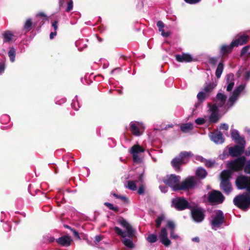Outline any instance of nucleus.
<instances>
[{"label": "nucleus", "instance_id": "obj_18", "mask_svg": "<svg viewBox=\"0 0 250 250\" xmlns=\"http://www.w3.org/2000/svg\"><path fill=\"white\" fill-rule=\"evenodd\" d=\"M160 242L166 247H168L171 244L170 240L168 238L167 233L165 228H162L159 234Z\"/></svg>", "mask_w": 250, "mask_h": 250}, {"label": "nucleus", "instance_id": "obj_41", "mask_svg": "<svg viewBox=\"0 0 250 250\" xmlns=\"http://www.w3.org/2000/svg\"><path fill=\"white\" fill-rule=\"evenodd\" d=\"M32 22L30 19H28L23 26V28L26 31H29L31 29Z\"/></svg>", "mask_w": 250, "mask_h": 250}, {"label": "nucleus", "instance_id": "obj_44", "mask_svg": "<svg viewBox=\"0 0 250 250\" xmlns=\"http://www.w3.org/2000/svg\"><path fill=\"white\" fill-rule=\"evenodd\" d=\"M66 101V98H61V97H57L55 98V102L56 104L61 105L64 103H65Z\"/></svg>", "mask_w": 250, "mask_h": 250}, {"label": "nucleus", "instance_id": "obj_35", "mask_svg": "<svg viewBox=\"0 0 250 250\" xmlns=\"http://www.w3.org/2000/svg\"><path fill=\"white\" fill-rule=\"evenodd\" d=\"M71 107L75 110H78L80 107V103L78 101V97L76 96L74 99L72 100L71 103Z\"/></svg>", "mask_w": 250, "mask_h": 250}, {"label": "nucleus", "instance_id": "obj_60", "mask_svg": "<svg viewBox=\"0 0 250 250\" xmlns=\"http://www.w3.org/2000/svg\"><path fill=\"white\" fill-rule=\"evenodd\" d=\"M170 236L171 238L173 239H177L178 238H180V237L178 235L174 233V231H170Z\"/></svg>", "mask_w": 250, "mask_h": 250}, {"label": "nucleus", "instance_id": "obj_17", "mask_svg": "<svg viewBox=\"0 0 250 250\" xmlns=\"http://www.w3.org/2000/svg\"><path fill=\"white\" fill-rule=\"evenodd\" d=\"M210 140L216 144H222L224 142L225 139L221 131L210 132L209 134Z\"/></svg>", "mask_w": 250, "mask_h": 250}, {"label": "nucleus", "instance_id": "obj_8", "mask_svg": "<svg viewBox=\"0 0 250 250\" xmlns=\"http://www.w3.org/2000/svg\"><path fill=\"white\" fill-rule=\"evenodd\" d=\"M211 228L214 230H217L220 228L221 226L225 221V217L223 211L221 210H217L214 215L211 216Z\"/></svg>", "mask_w": 250, "mask_h": 250}, {"label": "nucleus", "instance_id": "obj_50", "mask_svg": "<svg viewBox=\"0 0 250 250\" xmlns=\"http://www.w3.org/2000/svg\"><path fill=\"white\" fill-rule=\"evenodd\" d=\"M205 166L207 167H211L214 164V161H212L209 160H206L205 161Z\"/></svg>", "mask_w": 250, "mask_h": 250}, {"label": "nucleus", "instance_id": "obj_36", "mask_svg": "<svg viewBox=\"0 0 250 250\" xmlns=\"http://www.w3.org/2000/svg\"><path fill=\"white\" fill-rule=\"evenodd\" d=\"M37 18H41V21L40 22V24L41 25H43L45 21H48V18L46 17V16L42 12H40L38 13L36 15Z\"/></svg>", "mask_w": 250, "mask_h": 250}, {"label": "nucleus", "instance_id": "obj_51", "mask_svg": "<svg viewBox=\"0 0 250 250\" xmlns=\"http://www.w3.org/2000/svg\"><path fill=\"white\" fill-rule=\"evenodd\" d=\"M121 71H122V69L121 67H117L111 71V74H114V75H116V74L120 73L121 72Z\"/></svg>", "mask_w": 250, "mask_h": 250}, {"label": "nucleus", "instance_id": "obj_45", "mask_svg": "<svg viewBox=\"0 0 250 250\" xmlns=\"http://www.w3.org/2000/svg\"><path fill=\"white\" fill-rule=\"evenodd\" d=\"M202 107V102L198 101L197 102H196L194 105V107L193 108V112H196V110L201 109Z\"/></svg>", "mask_w": 250, "mask_h": 250}, {"label": "nucleus", "instance_id": "obj_12", "mask_svg": "<svg viewBox=\"0 0 250 250\" xmlns=\"http://www.w3.org/2000/svg\"><path fill=\"white\" fill-rule=\"evenodd\" d=\"M208 199L209 203L216 205L222 203L225 197L220 191L213 190L208 193Z\"/></svg>", "mask_w": 250, "mask_h": 250}, {"label": "nucleus", "instance_id": "obj_54", "mask_svg": "<svg viewBox=\"0 0 250 250\" xmlns=\"http://www.w3.org/2000/svg\"><path fill=\"white\" fill-rule=\"evenodd\" d=\"M174 83L173 79H167L165 82L166 85L168 87H171Z\"/></svg>", "mask_w": 250, "mask_h": 250}, {"label": "nucleus", "instance_id": "obj_53", "mask_svg": "<svg viewBox=\"0 0 250 250\" xmlns=\"http://www.w3.org/2000/svg\"><path fill=\"white\" fill-rule=\"evenodd\" d=\"M144 173L145 169L144 168H143L141 173L139 175L138 177V181H139L141 183H143L144 181Z\"/></svg>", "mask_w": 250, "mask_h": 250}, {"label": "nucleus", "instance_id": "obj_64", "mask_svg": "<svg viewBox=\"0 0 250 250\" xmlns=\"http://www.w3.org/2000/svg\"><path fill=\"white\" fill-rule=\"evenodd\" d=\"M249 48V46H246L244 47L241 50V55L242 56V55L245 54L247 52Z\"/></svg>", "mask_w": 250, "mask_h": 250}, {"label": "nucleus", "instance_id": "obj_27", "mask_svg": "<svg viewBox=\"0 0 250 250\" xmlns=\"http://www.w3.org/2000/svg\"><path fill=\"white\" fill-rule=\"evenodd\" d=\"M193 129V124L191 123H188L183 124L180 126L181 130L184 133H187Z\"/></svg>", "mask_w": 250, "mask_h": 250}, {"label": "nucleus", "instance_id": "obj_4", "mask_svg": "<svg viewBox=\"0 0 250 250\" xmlns=\"http://www.w3.org/2000/svg\"><path fill=\"white\" fill-rule=\"evenodd\" d=\"M233 202L234 205L238 208L247 210L250 208V192L248 191L236 196Z\"/></svg>", "mask_w": 250, "mask_h": 250}, {"label": "nucleus", "instance_id": "obj_19", "mask_svg": "<svg viewBox=\"0 0 250 250\" xmlns=\"http://www.w3.org/2000/svg\"><path fill=\"white\" fill-rule=\"evenodd\" d=\"M175 57L176 61L180 62H189L193 60L192 56L188 53H182L176 55Z\"/></svg>", "mask_w": 250, "mask_h": 250}, {"label": "nucleus", "instance_id": "obj_33", "mask_svg": "<svg viewBox=\"0 0 250 250\" xmlns=\"http://www.w3.org/2000/svg\"><path fill=\"white\" fill-rule=\"evenodd\" d=\"M8 55L9 57L10 61L12 62H14L15 60L16 56L15 49L13 47H11L8 51Z\"/></svg>", "mask_w": 250, "mask_h": 250}, {"label": "nucleus", "instance_id": "obj_3", "mask_svg": "<svg viewBox=\"0 0 250 250\" xmlns=\"http://www.w3.org/2000/svg\"><path fill=\"white\" fill-rule=\"evenodd\" d=\"M232 172L229 170H224L220 174V188L227 195H229L232 190V187L230 182Z\"/></svg>", "mask_w": 250, "mask_h": 250}, {"label": "nucleus", "instance_id": "obj_49", "mask_svg": "<svg viewBox=\"0 0 250 250\" xmlns=\"http://www.w3.org/2000/svg\"><path fill=\"white\" fill-rule=\"evenodd\" d=\"M195 123L198 125H202L206 122V120L203 118H198L195 121Z\"/></svg>", "mask_w": 250, "mask_h": 250}, {"label": "nucleus", "instance_id": "obj_63", "mask_svg": "<svg viewBox=\"0 0 250 250\" xmlns=\"http://www.w3.org/2000/svg\"><path fill=\"white\" fill-rule=\"evenodd\" d=\"M220 129L227 130L229 129V125L225 123L222 124L220 126Z\"/></svg>", "mask_w": 250, "mask_h": 250}, {"label": "nucleus", "instance_id": "obj_22", "mask_svg": "<svg viewBox=\"0 0 250 250\" xmlns=\"http://www.w3.org/2000/svg\"><path fill=\"white\" fill-rule=\"evenodd\" d=\"M249 39L248 36L246 35H242L240 36L238 39L231 42L232 46H238L242 45L247 43Z\"/></svg>", "mask_w": 250, "mask_h": 250}, {"label": "nucleus", "instance_id": "obj_15", "mask_svg": "<svg viewBox=\"0 0 250 250\" xmlns=\"http://www.w3.org/2000/svg\"><path fill=\"white\" fill-rule=\"evenodd\" d=\"M237 144L229 149V153L232 157L241 156L244 152L246 143Z\"/></svg>", "mask_w": 250, "mask_h": 250}, {"label": "nucleus", "instance_id": "obj_48", "mask_svg": "<svg viewBox=\"0 0 250 250\" xmlns=\"http://www.w3.org/2000/svg\"><path fill=\"white\" fill-rule=\"evenodd\" d=\"M73 3L72 0H69L68 2L67 3V7L66 8V12H70L73 8Z\"/></svg>", "mask_w": 250, "mask_h": 250}, {"label": "nucleus", "instance_id": "obj_38", "mask_svg": "<svg viewBox=\"0 0 250 250\" xmlns=\"http://www.w3.org/2000/svg\"><path fill=\"white\" fill-rule=\"evenodd\" d=\"M146 239L149 243H153L158 240V237L155 234H150L147 237Z\"/></svg>", "mask_w": 250, "mask_h": 250}, {"label": "nucleus", "instance_id": "obj_23", "mask_svg": "<svg viewBox=\"0 0 250 250\" xmlns=\"http://www.w3.org/2000/svg\"><path fill=\"white\" fill-rule=\"evenodd\" d=\"M56 241L62 246L68 247L70 245L72 239L70 236L65 235L56 239Z\"/></svg>", "mask_w": 250, "mask_h": 250}, {"label": "nucleus", "instance_id": "obj_31", "mask_svg": "<svg viewBox=\"0 0 250 250\" xmlns=\"http://www.w3.org/2000/svg\"><path fill=\"white\" fill-rule=\"evenodd\" d=\"M219 117L218 113H211L210 115L208 117L209 123H216L219 120Z\"/></svg>", "mask_w": 250, "mask_h": 250}, {"label": "nucleus", "instance_id": "obj_32", "mask_svg": "<svg viewBox=\"0 0 250 250\" xmlns=\"http://www.w3.org/2000/svg\"><path fill=\"white\" fill-rule=\"evenodd\" d=\"M224 66L222 62H219L215 71V75L217 78H219L223 72Z\"/></svg>", "mask_w": 250, "mask_h": 250}, {"label": "nucleus", "instance_id": "obj_24", "mask_svg": "<svg viewBox=\"0 0 250 250\" xmlns=\"http://www.w3.org/2000/svg\"><path fill=\"white\" fill-rule=\"evenodd\" d=\"M217 79H211L210 81L206 83L204 91L206 93L210 92L217 86Z\"/></svg>", "mask_w": 250, "mask_h": 250}, {"label": "nucleus", "instance_id": "obj_2", "mask_svg": "<svg viewBox=\"0 0 250 250\" xmlns=\"http://www.w3.org/2000/svg\"><path fill=\"white\" fill-rule=\"evenodd\" d=\"M193 155L191 151H182L178 156L172 160L171 165L176 171H180L181 165L187 164Z\"/></svg>", "mask_w": 250, "mask_h": 250}, {"label": "nucleus", "instance_id": "obj_52", "mask_svg": "<svg viewBox=\"0 0 250 250\" xmlns=\"http://www.w3.org/2000/svg\"><path fill=\"white\" fill-rule=\"evenodd\" d=\"M218 61L217 58H210L208 60V62L210 64L215 65L218 62Z\"/></svg>", "mask_w": 250, "mask_h": 250}, {"label": "nucleus", "instance_id": "obj_13", "mask_svg": "<svg viewBox=\"0 0 250 250\" xmlns=\"http://www.w3.org/2000/svg\"><path fill=\"white\" fill-rule=\"evenodd\" d=\"M172 206L178 210H183L186 208H191L190 205L183 198L173 199Z\"/></svg>", "mask_w": 250, "mask_h": 250}, {"label": "nucleus", "instance_id": "obj_5", "mask_svg": "<svg viewBox=\"0 0 250 250\" xmlns=\"http://www.w3.org/2000/svg\"><path fill=\"white\" fill-rule=\"evenodd\" d=\"M181 180V177L175 174H170L167 175L163 179L164 183L168 186L172 188L174 191H178L180 184H179Z\"/></svg>", "mask_w": 250, "mask_h": 250}, {"label": "nucleus", "instance_id": "obj_7", "mask_svg": "<svg viewBox=\"0 0 250 250\" xmlns=\"http://www.w3.org/2000/svg\"><path fill=\"white\" fill-rule=\"evenodd\" d=\"M235 185L238 189H246L250 192V177L240 175L237 177L235 180Z\"/></svg>", "mask_w": 250, "mask_h": 250}, {"label": "nucleus", "instance_id": "obj_26", "mask_svg": "<svg viewBox=\"0 0 250 250\" xmlns=\"http://www.w3.org/2000/svg\"><path fill=\"white\" fill-rule=\"evenodd\" d=\"M2 36L3 37V42L9 43L12 41L14 35L11 31L7 30L2 34Z\"/></svg>", "mask_w": 250, "mask_h": 250}, {"label": "nucleus", "instance_id": "obj_1", "mask_svg": "<svg viewBox=\"0 0 250 250\" xmlns=\"http://www.w3.org/2000/svg\"><path fill=\"white\" fill-rule=\"evenodd\" d=\"M118 222L125 229L126 231L122 230L118 227H115L114 230L115 233L123 237L122 242L127 248L132 249L134 245L131 239L133 236L135 230L132 228L131 225L124 218H122L118 221Z\"/></svg>", "mask_w": 250, "mask_h": 250}, {"label": "nucleus", "instance_id": "obj_56", "mask_svg": "<svg viewBox=\"0 0 250 250\" xmlns=\"http://www.w3.org/2000/svg\"><path fill=\"white\" fill-rule=\"evenodd\" d=\"M201 0H184V1L190 4H195L199 3Z\"/></svg>", "mask_w": 250, "mask_h": 250}, {"label": "nucleus", "instance_id": "obj_14", "mask_svg": "<svg viewBox=\"0 0 250 250\" xmlns=\"http://www.w3.org/2000/svg\"><path fill=\"white\" fill-rule=\"evenodd\" d=\"M145 130L144 125L136 121H132L130 123V130L132 134L136 136H140Z\"/></svg>", "mask_w": 250, "mask_h": 250}, {"label": "nucleus", "instance_id": "obj_29", "mask_svg": "<svg viewBox=\"0 0 250 250\" xmlns=\"http://www.w3.org/2000/svg\"><path fill=\"white\" fill-rule=\"evenodd\" d=\"M208 105L210 113H218L219 108L223 107L222 106H219V104H217L216 102L213 104L209 103Z\"/></svg>", "mask_w": 250, "mask_h": 250}, {"label": "nucleus", "instance_id": "obj_9", "mask_svg": "<svg viewBox=\"0 0 250 250\" xmlns=\"http://www.w3.org/2000/svg\"><path fill=\"white\" fill-rule=\"evenodd\" d=\"M245 87V84H242L234 89L230 96L225 107H227L228 108H229L234 105V103L237 101L239 95L244 90Z\"/></svg>", "mask_w": 250, "mask_h": 250}, {"label": "nucleus", "instance_id": "obj_47", "mask_svg": "<svg viewBox=\"0 0 250 250\" xmlns=\"http://www.w3.org/2000/svg\"><path fill=\"white\" fill-rule=\"evenodd\" d=\"M164 219V217L162 215L159 216L156 220V226L159 228L161 225L162 222Z\"/></svg>", "mask_w": 250, "mask_h": 250}, {"label": "nucleus", "instance_id": "obj_6", "mask_svg": "<svg viewBox=\"0 0 250 250\" xmlns=\"http://www.w3.org/2000/svg\"><path fill=\"white\" fill-rule=\"evenodd\" d=\"M246 163V157L240 156L233 160L229 162L227 167L232 171H238L244 169Z\"/></svg>", "mask_w": 250, "mask_h": 250}, {"label": "nucleus", "instance_id": "obj_43", "mask_svg": "<svg viewBox=\"0 0 250 250\" xmlns=\"http://www.w3.org/2000/svg\"><path fill=\"white\" fill-rule=\"evenodd\" d=\"M206 95L203 91L199 92L197 95L198 101L202 103L206 100Z\"/></svg>", "mask_w": 250, "mask_h": 250}, {"label": "nucleus", "instance_id": "obj_46", "mask_svg": "<svg viewBox=\"0 0 250 250\" xmlns=\"http://www.w3.org/2000/svg\"><path fill=\"white\" fill-rule=\"evenodd\" d=\"M167 227L170 229V231H174L175 226L172 221H168L167 223Z\"/></svg>", "mask_w": 250, "mask_h": 250}, {"label": "nucleus", "instance_id": "obj_10", "mask_svg": "<svg viewBox=\"0 0 250 250\" xmlns=\"http://www.w3.org/2000/svg\"><path fill=\"white\" fill-rule=\"evenodd\" d=\"M197 186V180L193 176H188L179 186V190H188L195 188Z\"/></svg>", "mask_w": 250, "mask_h": 250}, {"label": "nucleus", "instance_id": "obj_59", "mask_svg": "<svg viewBox=\"0 0 250 250\" xmlns=\"http://www.w3.org/2000/svg\"><path fill=\"white\" fill-rule=\"evenodd\" d=\"M243 71V75L244 78H250V70H242Z\"/></svg>", "mask_w": 250, "mask_h": 250}, {"label": "nucleus", "instance_id": "obj_42", "mask_svg": "<svg viewBox=\"0 0 250 250\" xmlns=\"http://www.w3.org/2000/svg\"><path fill=\"white\" fill-rule=\"evenodd\" d=\"M243 169L246 174L250 175V159L248 161L246 160V163Z\"/></svg>", "mask_w": 250, "mask_h": 250}, {"label": "nucleus", "instance_id": "obj_58", "mask_svg": "<svg viewBox=\"0 0 250 250\" xmlns=\"http://www.w3.org/2000/svg\"><path fill=\"white\" fill-rule=\"evenodd\" d=\"M159 189L162 193H165L167 191V187L166 186L160 185Z\"/></svg>", "mask_w": 250, "mask_h": 250}, {"label": "nucleus", "instance_id": "obj_20", "mask_svg": "<svg viewBox=\"0 0 250 250\" xmlns=\"http://www.w3.org/2000/svg\"><path fill=\"white\" fill-rule=\"evenodd\" d=\"M231 137L236 144L246 143L244 138L240 136L238 131L236 129L231 130Z\"/></svg>", "mask_w": 250, "mask_h": 250}, {"label": "nucleus", "instance_id": "obj_55", "mask_svg": "<svg viewBox=\"0 0 250 250\" xmlns=\"http://www.w3.org/2000/svg\"><path fill=\"white\" fill-rule=\"evenodd\" d=\"M82 83L84 85H89L92 83L91 79H81Z\"/></svg>", "mask_w": 250, "mask_h": 250}, {"label": "nucleus", "instance_id": "obj_11", "mask_svg": "<svg viewBox=\"0 0 250 250\" xmlns=\"http://www.w3.org/2000/svg\"><path fill=\"white\" fill-rule=\"evenodd\" d=\"M145 151V149L138 144L133 146L129 150V152L132 155L133 161L135 163L140 164L142 162V158L139 156L140 153Z\"/></svg>", "mask_w": 250, "mask_h": 250}, {"label": "nucleus", "instance_id": "obj_25", "mask_svg": "<svg viewBox=\"0 0 250 250\" xmlns=\"http://www.w3.org/2000/svg\"><path fill=\"white\" fill-rule=\"evenodd\" d=\"M234 47L232 46V42L230 45H223L220 48V54L222 56L228 54L231 52L232 49Z\"/></svg>", "mask_w": 250, "mask_h": 250}, {"label": "nucleus", "instance_id": "obj_57", "mask_svg": "<svg viewBox=\"0 0 250 250\" xmlns=\"http://www.w3.org/2000/svg\"><path fill=\"white\" fill-rule=\"evenodd\" d=\"M3 228L5 231H9L11 229V226L8 223H5L3 225Z\"/></svg>", "mask_w": 250, "mask_h": 250}, {"label": "nucleus", "instance_id": "obj_40", "mask_svg": "<svg viewBox=\"0 0 250 250\" xmlns=\"http://www.w3.org/2000/svg\"><path fill=\"white\" fill-rule=\"evenodd\" d=\"M10 120V118L7 114L3 115L0 118V122L2 124H7L9 122Z\"/></svg>", "mask_w": 250, "mask_h": 250}, {"label": "nucleus", "instance_id": "obj_28", "mask_svg": "<svg viewBox=\"0 0 250 250\" xmlns=\"http://www.w3.org/2000/svg\"><path fill=\"white\" fill-rule=\"evenodd\" d=\"M207 175V172L205 169L203 167H198L196 171V175L199 178L203 179L205 178Z\"/></svg>", "mask_w": 250, "mask_h": 250}, {"label": "nucleus", "instance_id": "obj_21", "mask_svg": "<svg viewBox=\"0 0 250 250\" xmlns=\"http://www.w3.org/2000/svg\"><path fill=\"white\" fill-rule=\"evenodd\" d=\"M226 99L227 96L225 94L218 92L215 98V102L217 103V104H219V106H222L225 110H227L229 108H228L227 107H225V106L227 105V104L225 105Z\"/></svg>", "mask_w": 250, "mask_h": 250}, {"label": "nucleus", "instance_id": "obj_62", "mask_svg": "<svg viewBox=\"0 0 250 250\" xmlns=\"http://www.w3.org/2000/svg\"><path fill=\"white\" fill-rule=\"evenodd\" d=\"M137 192L139 195H143L145 193V188L143 186L139 188Z\"/></svg>", "mask_w": 250, "mask_h": 250}, {"label": "nucleus", "instance_id": "obj_39", "mask_svg": "<svg viewBox=\"0 0 250 250\" xmlns=\"http://www.w3.org/2000/svg\"><path fill=\"white\" fill-rule=\"evenodd\" d=\"M104 205L107 207L109 209L112 210L115 212H118L119 210V208L117 206H114L113 204L108 202H105Z\"/></svg>", "mask_w": 250, "mask_h": 250}, {"label": "nucleus", "instance_id": "obj_34", "mask_svg": "<svg viewBox=\"0 0 250 250\" xmlns=\"http://www.w3.org/2000/svg\"><path fill=\"white\" fill-rule=\"evenodd\" d=\"M55 240V238L49 233L44 235L43 237L44 243H52Z\"/></svg>", "mask_w": 250, "mask_h": 250}, {"label": "nucleus", "instance_id": "obj_16", "mask_svg": "<svg viewBox=\"0 0 250 250\" xmlns=\"http://www.w3.org/2000/svg\"><path fill=\"white\" fill-rule=\"evenodd\" d=\"M191 217L196 223L202 222L205 218L204 210L201 208H194L191 210Z\"/></svg>", "mask_w": 250, "mask_h": 250}, {"label": "nucleus", "instance_id": "obj_37", "mask_svg": "<svg viewBox=\"0 0 250 250\" xmlns=\"http://www.w3.org/2000/svg\"><path fill=\"white\" fill-rule=\"evenodd\" d=\"M234 79H227V91L228 92L231 91L233 88L234 85V83L232 81Z\"/></svg>", "mask_w": 250, "mask_h": 250}, {"label": "nucleus", "instance_id": "obj_61", "mask_svg": "<svg viewBox=\"0 0 250 250\" xmlns=\"http://www.w3.org/2000/svg\"><path fill=\"white\" fill-rule=\"evenodd\" d=\"M103 239V237L101 235H96L95 237L94 242L98 244Z\"/></svg>", "mask_w": 250, "mask_h": 250}, {"label": "nucleus", "instance_id": "obj_30", "mask_svg": "<svg viewBox=\"0 0 250 250\" xmlns=\"http://www.w3.org/2000/svg\"><path fill=\"white\" fill-rule=\"evenodd\" d=\"M137 182V181L128 180L126 182V184H125V187L131 190L135 191L137 190L136 184Z\"/></svg>", "mask_w": 250, "mask_h": 250}]
</instances>
